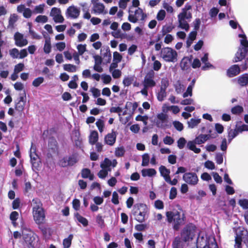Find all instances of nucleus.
<instances>
[{
    "label": "nucleus",
    "mask_w": 248,
    "mask_h": 248,
    "mask_svg": "<svg viewBox=\"0 0 248 248\" xmlns=\"http://www.w3.org/2000/svg\"><path fill=\"white\" fill-rule=\"evenodd\" d=\"M167 221L173 224V229L178 230L181 225L185 223V216L183 211L173 210L166 213Z\"/></svg>",
    "instance_id": "f257e3e1"
},
{
    "label": "nucleus",
    "mask_w": 248,
    "mask_h": 248,
    "mask_svg": "<svg viewBox=\"0 0 248 248\" xmlns=\"http://www.w3.org/2000/svg\"><path fill=\"white\" fill-rule=\"evenodd\" d=\"M32 206V215L34 221L38 224L43 223L45 220V214L43 205L38 198L33 199L31 202Z\"/></svg>",
    "instance_id": "f03ea898"
},
{
    "label": "nucleus",
    "mask_w": 248,
    "mask_h": 248,
    "mask_svg": "<svg viewBox=\"0 0 248 248\" xmlns=\"http://www.w3.org/2000/svg\"><path fill=\"white\" fill-rule=\"evenodd\" d=\"M197 239V248H218L213 236L205 237L202 232H199Z\"/></svg>",
    "instance_id": "7ed1b4c3"
},
{
    "label": "nucleus",
    "mask_w": 248,
    "mask_h": 248,
    "mask_svg": "<svg viewBox=\"0 0 248 248\" xmlns=\"http://www.w3.org/2000/svg\"><path fill=\"white\" fill-rule=\"evenodd\" d=\"M199 233L196 227L192 224L186 226L181 232V236L186 243L192 241Z\"/></svg>",
    "instance_id": "20e7f679"
},
{
    "label": "nucleus",
    "mask_w": 248,
    "mask_h": 248,
    "mask_svg": "<svg viewBox=\"0 0 248 248\" xmlns=\"http://www.w3.org/2000/svg\"><path fill=\"white\" fill-rule=\"evenodd\" d=\"M148 211V208L145 204L140 203L135 205L133 210L135 219L140 223L144 222L147 218Z\"/></svg>",
    "instance_id": "39448f33"
},
{
    "label": "nucleus",
    "mask_w": 248,
    "mask_h": 248,
    "mask_svg": "<svg viewBox=\"0 0 248 248\" xmlns=\"http://www.w3.org/2000/svg\"><path fill=\"white\" fill-rule=\"evenodd\" d=\"M117 164L116 159L110 160L108 158H105L100 164L101 170L98 173V177L101 179H105L108 174V172L111 170V167H115Z\"/></svg>",
    "instance_id": "423d86ee"
},
{
    "label": "nucleus",
    "mask_w": 248,
    "mask_h": 248,
    "mask_svg": "<svg viewBox=\"0 0 248 248\" xmlns=\"http://www.w3.org/2000/svg\"><path fill=\"white\" fill-rule=\"evenodd\" d=\"M128 20L132 23H136L138 20L143 21L146 17V15L139 7L129 8Z\"/></svg>",
    "instance_id": "0eeeda50"
},
{
    "label": "nucleus",
    "mask_w": 248,
    "mask_h": 248,
    "mask_svg": "<svg viewBox=\"0 0 248 248\" xmlns=\"http://www.w3.org/2000/svg\"><path fill=\"white\" fill-rule=\"evenodd\" d=\"M160 56L166 62H175L177 61L178 54L175 50L166 47L161 49Z\"/></svg>",
    "instance_id": "6e6552de"
},
{
    "label": "nucleus",
    "mask_w": 248,
    "mask_h": 248,
    "mask_svg": "<svg viewBox=\"0 0 248 248\" xmlns=\"http://www.w3.org/2000/svg\"><path fill=\"white\" fill-rule=\"evenodd\" d=\"M239 37L242 38L240 40L241 45L243 46V48H239L236 52L235 57V62H237L243 59L248 50V41L247 40L245 34H239Z\"/></svg>",
    "instance_id": "1a4fd4ad"
},
{
    "label": "nucleus",
    "mask_w": 248,
    "mask_h": 248,
    "mask_svg": "<svg viewBox=\"0 0 248 248\" xmlns=\"http://www.w3.org/2000/svg\"><path fill=\"white\" fill-rule=\"evenodd\" d=\"M78 161V155L74 154L63 157L59 160V164L62 167H67L73 166Z\"/></svg>",
    "instance_id": "9d476101"
},
{
    "label": "nucleus",
    "mask_w": 248,
    "mask_h": 248,
    "mask_svg": "<svg viewBox=\"0 0 248 248\" xmlns=\"http://www.w3.org/2000/svg\"><path fill=\"white\" fill-rule=\"evenodd\" d=\"M183 180L190 186H196L199 182V178L197 174L195 172H188L184 174Z\"/></svg>",
    "instance_id": "9b49d317"
},
{
    "label": "nucleus",
    "mask_w": 248,
    "mask_h": 248,
    "mask_svg": "<svg viewBox=\"0 0 248 248\" xmlns=\"http://www.w3.org/2000/svg\"><path fill=\"white\" fill-rule=\"evenodd\" d=\"M155 73L153 71H149L145 76L143 84L145 88H152L155 86L156 82L154 80Z\"/></svg>",
    "instance_id": "f8f14e48"
},
{
    "label": "nucleus",
    "mask_w": 248,
    "mask_h": 248,
    "mask_svg": "<svg viewBox=\"0 0 248 248\" xmlns=\"http://www.w3.org/2000/svg\"><path fill=\"white\" fill-rule=\"evenodd\" d=\"M92 13L95 15H105L108 14V10L106 8L105 6L102 3L97 2L92 5Z\"/></svg>",
    "instance_id": "ddd939ff"
},
{
    "label": "nucleus",
    "mask_w": 248,
    "mask_h": 248,
    "mask_svg": "<svg viewBox=\"0 0 248 248\" xmlns=\"http://www.w3.org/2000/svg\"><path fill=\"white\" fill-rule=\"evenodd\" d=\"M9 54L13 59H22L28 55V52L26 49H21L20 51L18 49L14 48L9 50Z\"/></svg>",
    "instance_id": "4468645a"
},
{
    "label": "nucleus",
    "mask_w": 248,
    "mask_h": 248,
    "mask_svg": "<svg viewBox=\"0 0 248 248\" xmlns=\"http://www.w3.org/2000/svg\"><path fill=\"white\" fill-rule=\"evenodd\" d=\"M80 9L76 6H71L69 7L66 11V16L68 18L76 19L80 15Z\"/></svg>",
    "instance_id": "2eb2a0df"
},
{
    "label": "nucleus",
    "mask_w": 248,
    "mask_h": 248,
    "mask_svg": "<svg viewBox=\"0 0 248 248\" xmlns=\"http://www.w3.org/2000/svg\"><path fill=\"white\" fill-rule=\"evenodd\" d=\"M50 16L53 17V19L56 23H62L64 18L62 15L60 9L53 7L50 13Z\"/></svg>",
    "instance_id": "dca6fc26"
},
{
    "label": "nucleus",
    "mask_w": 248,
    "mask_h": 248,
    "mask_svg": "<svg viewBox=\"0 0 248 248\" xmlns=\"http://www.w3.org/2000/svg\"><path fill=\"white\" fill-rule=\"evenodd\" d=\"M14 40L15 41V45L19 47L24 46L28 43L27 38L24 37V35L18 32L15 33Z\"/></svg>",
    "instance_id": "f3484780"
},
{
    "label": "nucleus",
    "mask_w": 248,
    "mask_h": 248,
    "mask_svg": "<svg viewBox=\"0 0 248 248\" xmlns=\"http://www.w3.org/2000/svg\"><path fill=\"white\" fill-rule=\"evenodd\" d=\"M156 117V126L161 128L164 127L167 122L168 115L164 113H160L157 115Z\"/></svg>",
    "instance_id": "a211bd4d"
},
{
    "label": "nucleus",
    "mask_w": 248,
    "mask_h": 248,
    "mask_svg": "<svg viewBox=\"0 0 248 248\" xmlns=\"http://www.w3.org/2000/svg\"><path fill=\"white\" fill-rule=\"evenodd\" d=\"M31 161L32 167L37 169L39 167V157L35 152V149L31 146L30 153Z\"/></svg>",
    "instance_id": "6ab92c4d"
},
{
    "label": "nucleus",
    "mask_w": 248,
    "mask_h": 248,
    "mask_svg": "<svg viewBox=\"0 0 248 248\" xmlns=\"http://www.w3.org/2000/svg\"><path fill=\"white\" fill-rule=\"evenodd\" d=\"M116 133L112 130L111 132L108 134L105 137V143L110 146H112L116 141Z\"/></svg>",
    "instance_id": "aec40b11"
},
{
    "label": "nucleus",
    "mask_w": 248,
    "mask_h": 248,
    "mask_svg": "<svg viewBox=\"0 0 248 248\" xmlns=\"http://www.w3.org/2000/svg\"><path fill=\"white\" fill-rule=\"evenodd\" d=\"M240 68L237 65H233L227 71V75L229 77H233L240 73Z\"/></svg>",
    "instance_id": "412c9836"
},
{
    "label": "nucleus",
    "mask_w": 248,
    "mask_h": 248,
    "mask_svg": "<svg viewBox=\"0 0 248 248\" xmlns=\"http://www.w3.org/2000/svg\"><path fill=\"white\" fill-rule=\"evenodd\" d=\"M185 243L181 236H176L172 242V246L173 248H183Z\"/></svg>",
    "instance_id": "4be33fe9"
},
{
    "label": "nucleus",
    "mask_w": 248,
    "mask_h": 248,
    "mask_svg": "<svg viewBox=\"0 0 248 248\" xmlns=\"http://www.w3.org/2000/svg\"><path fill=\"white\" fill-rule=\"evenodd\" d=\"M159 170L160 171L161 176H162L165 181H167L168 179H169L170 177V170L168 169L164 166H161L159 168Z\"/></svg>",
    "instance_id": "5701e85b"
},
{
    "label": "nucleus",
    "mask_w": 248,
    "mask_h": 248,
    "mask_svg": "<svg viewBox=\"0 0 248 248\" xmlns=\"http://www.w3.org/2000/svg\"><path fill=\"white\" fill-rule=\"evenodd\" d=\"M239 133H240V132L237 131V126H236V127L234 129H230V128L228 130V143H230L231 142L232 140L235 137H236Z\"/></svg>",
    "instance_id": "b1692460"
},
{
    "label": "nucleus",
    "mask_w": 248,
    "mask_h": 248,
    "mask_svg": "<svg viewBox=\"0 0 248 248\" xmlns=\"http://www.w3.org/2000/svg\"><path fill=\"white\" fill-rule=\"evenodd\" d=\"M187 19L178 17V21L179 23L178 27L182 29L185 30L186 31H187L189 29V25L188 23Z\"/></svg>",
    "instance_id": "393cba45"
},
{
    "label": "nucleus",
    "mask_w": 248,
    "mask_h": 248,
    "mask_svg": "<svg viewBox=\"0 0 248 248\" xmlns=\"http://www.w3.org/2000/svg\"><path fill=\"white\" fill-rule=\"evenodd\" d=\"M45 38V44L44 46V51L46 54H49L51 50V45L50 38L48 36H44Z\"/></svg>",
    "instance_id": "a878e982"
},
{
    "label": "nucleus",
    "mask_w": 248,
    "mask_h": 248,
    "mask_svg": "<svg viewBox=\"0 0 248 248\" xmlns=\"http://www.w3.org/2000/svg\"><path fill=\"white\" fill-rule=\"evenodd\" d=\"M191 63V60L188 57H184L181 60L180 67L183 70H186L189 68Z\"/></svg>",
    "instance_id": "bb28decb"
},
{
    "label": "nucleus",
    "mask_w": 248,
    "mask_h": 248,
    "mask_svg": "<svg viewBox=\"0 0 248 248\" xmlns=\"http://www.w3.org/2000/svg\"><path fill=\"white\" fill-rule=\"evenodd\" d=\"M174 88L177 93L180 94L184 92L186 86L182 81L178 80L174 84Z\"/></svg>",
    "instance_id": "cd10ccee"
},
{
    "label": "nucleus",
    "mask_w": 248,
    "mask_h": 248,
    "mask_svg": "<svg viewBox=\"0 0 248 248\" xmlns=\"http://www.w3.org/2000/svg\"><path fill=\"white\" fill-rule=\"evenodd\" d=\"M102 52V55L105 61L107 62H109L111 59V54L108 47L101 49Z\"/></svg>",
    "instance_id": "c85d7f7f"
},
{
    "label": "nucleus",
    "mask_w": 248,
    "mask_h": 248,
    "mask_svg": "<svg viewBox=\"0 0 248 248\" xmlns=\"http://www.w3.org/2000/svg\"><path fill=\"white\" fill-rule=\"evenodd\" d=\"M210 138L209 135L201 134L195 139V143L197 144H201L204 143Z\"/></svg>",
    "instance_id": "c756f323"
},
{
    "label": "nucleus",
    "mask_w": 248,
    "mask_h": 248,
    "mask_svg": "<svg viewBox=\"0 0 248 248\" xmlns=\"http://www.w3.org/2000/svg\"><path fill=\"white\" fill-rule=\"evenodd\" d=\"M238 83L241 86H246L248 85V74H245L238 78Z\"/></svg>",
    "instance_id": "7c9ffc66"
},
{
    "label": "nucleus",
    "mask_w": 248,
    "mask_h": 248,
    "mask_svg": "<svg viewBox=\"0 0 248 248\" xmlns=\"http://www.w3.org/2000/svg\"><path fill=\"white\" fill-rule=\"evenodd\" d=\"M156 173L154 169H144L141 170V174L143 177H152L155 176Z\"/></svg>",
    "instance_id": "2f4dec72"
},
{
    "label": "nucleus",
    "mask_w": 248,
    "mask_h": 248,
    "mask_svg": "<svg viewBox=\"0 0 248 248\" xmlns=\"http://www.w3.org/2000/svg\"><path fill=\"white\" fill-rule=\"evenodd\" d=\"M197 31H191L188 35L186 41V46L189 47L193 43V41L196 39Z\"/></svg>",
    "instance_id": "473e14b6"
},
{
    "label": "nucleus",
    "mask_w": 248,
    "mask_h": 248,
    "mask_svg": "<svg viewBox=\"0 0 248 248\" xmlns=\"http://www.w3.org/2000/svg\"><path fill=\"white\" fill-rule=\"evenodd\" d=\"M98 140V134L97 131H93L89 136V142L91 144H94Z\"/></svg>",
    "instance_id": "72a5a7b5"
},
{
    "label": "nucleus",
    "mask_w": 248,
    "mask_h": 248,
    "mask_svg": "<svg viewBox=\"0 0 248 248\" xmlns=\"http://www.w3.org/2000/svg\"><path fill=\"white\" fill-rule=\"evenodd\" d=\"M201 119L192 118L187 122L188 127L190 128H194L201 123Z\"/></svg>",
    "instance_id": "f704fd0d"
},
{
    "label": "nucleus",
    "mask_w": 248,
    "mask_h": 248,
    "mask_svg": "<svg viewBox=\"0 0 248 248\" xmlns=\"http://www.w3.org/2000/svg\"><path fill=\"white\" fill-rule=\"evenodd\" d=\"M196 143L195 141H189L187 144V148L193 151L195 153H199L201 152V149L199 148H197L196 146Z\"/></svg>",
    "instance_id": "c9c22d12"
},
{
    "label": "nucleus",
    "mask_w": 248,
    "mask_h": 248,
    "mask_svg": "<svg viewBox=\"0 0 248 248\" xmlns=\"http://www.w3.org/2000/svg\"><path fill=\"white\" fill-rule=\"evenodd\" d=\"M75 217L76 219L80 223H81L84 226H87L88 224V220L79 215L78 213L75 214Z\"/></svg>",
    "instance_id": "e433bc0d"
},
{
    "label": "nucleus",
    "mask_w": 248,
    "mask_h": 248,
    "mask_svg": "<svg viewBox=\"0 0 248 248\" xmlns=\"http://www.w3.org/2000/svg\"><path fill=\"white\" fill-rule=\"evenodd\" d=\"M48 148L51 149L52 152H55L57 149V141L54 138H50L48 141Z\"/></svg>",
    "instance_id": "4c0bfd02"
},
{
    "label": "nucleus",
    "mask_w": 248,
    "mask_h": 248,
    "mask_svg": "<svg viewBox=\"0 0 248 248\" xmlns=\"http://www.w3.org/2000/svg\"><path fill=\"white\" fill-rule=\"evenodd\" d=\"M167 95L166 90L160 88L157 93V98L159 101L162 102Z\"/></svg>",
    "instance_id": "58836bf2"
},
{
    "label": "nucleus",
    "mask_w": 248,
    "mask_h": 248,
    "mask_svg": "<svg viewBox=\"0 0 248 248\" xmlns=\"http://www.w3.org/2000/svg\"><path fill=\"white\" fill-rule=\"evenodd\" d=\"M46 5L44 3L35 6L32 11L34 14H43Z\"/></svg>",
    "instance_id": "ea45409f"
},
{
    "label": "nucleus",
    "mask_w": 248,
    "mask_h": 248,
    "mask_svg": "<svg viewBox=\"0 0 248 248\" xmlns=\"http://www.w3.org/2000/svg\"><path fill=\"white\" fill-rule=\"evenodd\" d=\"M111 35L118 39H123L125 37V34L122 32L120 30H115L111 32Z\"/></svg>",
    "instance_id": "a19ab883"
},
{
    "label": "nucleus",
    "mask_w": 248,
    "mask_h": 248,
    "mask_svg": "<svg viewBox=\"0 0 248 248\" xmlns=\"http://www.w3.org/2000/svg\"><path fill=\"white\" fill-rule=\"evenodd\" d=\"M81 175L83 178H89L91 180H92L93 178V175L91 174V171L88 169H84L82 171Z\"/></svg>",
    "instance_id": "79ce46f5"
},
{
    "label": "nucleus",
    "mask_w": 248,
    "mask_h": 248,
    "mask_svg": "<svg viewBox=\"0 0 248 248\" xmlns=\"http://www.w3.org/2000/svg\"><path fill=\"white\" fill-rule=\"evenodd\" d=\"M63 69L69 72H75L77 71L76 66L71 64H65L63 65Z\"/></svg>",
    "instance_id": "37998d69"
},
{
    "label": "nucleus",
    "mask_w": 248,
    "mask_h": 248,
    "mask_svg": "<svg viewBox=\"0 0 248 248\" xmlns=\"http://www.w3.org/2000/svg\"><path fill=\"white\" fill-rule=\"evenodd\" d=\"M178 17L190 20L192 18V14L190 12L182 11V12L178 15Z\"/></svg>",
    "instance_id": "c03bdc74"
},
{
    "label": "nucleus",
    "mask_w": 248,
    "mask_h": 248,
    "mask_svg": "<svg viewBox=\"0 0 248 248\" xmlns=\"http://www.w3.org/2000/svg\"><path fill=\"white\" fill-rule=\"evenodd\" d=\"M73 237L72 234H70L67 238L63 240V246L64 248H69L70 247Z\"/></svg>",
    "instance_id": "a18cd8bd"
},
{
    "label": "nucleus",
    "mask_w": 248,
    "mask_h": 248,
    "mask_svg": "<svg viewBox=\"0 0 248 248\" xmlns=\"http://www.w3.org/2000/svg\"><path fill=\"white\" fill-rule=\"evenodd\" d=\"M150 160V156L148 154L145 153L142 155V166L145 167L149 165Z\"/></svg>",
    "instance_id": "49530a36"
},
{
    "label": "nucleus",
    "mask_w": 248,
    "mask_h": 248,
    "mask_svg": "<svg viewBox=\"0 0 248 248\" xmlns=\"http://www.w3.org/2000/svg\"><path fill=\"white\" fill-rule=\"evenodd\" d=\"M125 153V150L124 147L121 146L115 149V155L117 157L123 156Z\"/></svg>",
    "instance_id": "de8ad7c7"
},
{
    "label": "nucleus",
    "mask_w": 248,
    "mask_h": 248,
    "mask_svg": "<svg viewBox=\"0 0 248 248\" xmlns=\"http://www.w3.org/2000/svg\"><path fill=\"white\" fill-rule=\"evenodd\" d=\"M48 18L44 15H39L35 18V22L37 23H45L47 22Z\"/></svg>",
    "instance_id": "09e8293b"
},
{
    "label": "nucleus",
    "mask_w": 248,
    "mask_h": 248,
    "mask_svg": "<svg viewBox=\"0 0 248 248\" xmlns=\"http://www.w3.org/2000/svg\"><path fill=\"white\" fill-rule=\"evenodd\" d=\"M86 46L87 45L86 44H79L77 46V48L78 50V54H79V55H83L86 51Z\"/></svg>",
    "instance_id": "8fccbe9b"
},
{
    "label": "nucleus",
    "mask_w": 248,
    "mask_h": 248,
    "mask_svg": "<svg viewBox=\"0 0 248 248\" xmlns=\"http://www.w3.org/2000/svg\"><path fill=\"white\" fill-rule=\"evenodd\" d=\"M243 111V108L240 106H236L232 108L231 111L234 114H239Z\"/></svg>",
    "instance_id": "3c124183"
},
{
    "label": "nucleus",
    "mask_w": 248,
    "mask_h": 248,
    "mask_svg": "<svg viewBox=\"0 0 248 248\" xmlns=\"http://www.w3.org/2000/svg\"><path fill=\"white\" fill-rule=\"evenodd\" d=\"M133 80V77H126L124 78L123 82L125 86H129L131 84Z\"/></svg>",
    "instance_id": "603ef678"
},
{
    "label": "nucleus",
    "mask_w": 248,
    "mask_h": 248,
    "mask_svg": "<svg viewBox=\"0 0 248 248\" xmlns=\"http://www.w3.org/2000/svg\"><path fill=\"white\" fill-rule=\"evenodd\" d=\"M96 125L97 127L99 132L102 133L104 131V121L101 119L98 120L96 122Z\"/></svg>",
    "instance_id": "864d4df0"
},
{
    "label": "nucleus",
    "mask_w": 248,
    "mask_h": 248,
    "mask_svg": "<svg viewBox=\"0 0 248 248\" xmlns=\"http://www.w3.org/2000/svg\"><path fill=\"white\" fill-rule=\"evenodd\" d=\"M166 12L164 10H160L156 15V19L158 21L163 20L166 16Z\"/></svg>",
    "instance_id": "5fc2aeb1"
},
{
    "label": "nucleus",
    "mask_w": 248,
    "mask_h": 248,
    "mask_svg": "<svg viewBox=\"0 0 248 248\" xmlns=\"http://www.w3.org/2000/svg\"><path fill=\"white\" fill-rule=\"evenodd\" d=\"M186 143V141L184 138H180L177 141V146L180 149L184 148Z\"/></svg>",
    "instance_id": "6e6d98bb"
},
{
    "label": "nucleus",
    "mask_w": 248,
    "mask_h": 248,
    "mask_svg": "<svg viewBox=\"0 0 248 248\" xmlns=\"http://www.w3.org/2000/svg\"><path fill=\"white\" fill-rule=\"evenodd\" d=\"M96 222L100 227L102 228L104 227V220L103 217L100 214L97 215L96 217Z\"/></svg>",
    "instance_id": "4d7b16f0"
},
{
    "label": "nucleus",
    "mask_w": 248,
    "mask_h": 248,
    "mask_svg": "<svg viewBox=\"0 0 248 248\" xmlns=\"http://www.w3.org/2000/svg\"><path fill=\"white\" fill-rule=\"evenodd\" d=\"M17 20V16L16 14H12L11 15L9 20V25L13 27L14 24L16 22Z\"/></svg>",
    "instance_id": "13d9d810"
},
{
    "label": "nucleus",
    "mask_w": 248,
    "mask_h": 248,
    "mask_svg": "<svg viewBox=\"0 0 248 248\" xmlns=\"http://www.w3.org/2000/svg\"><path fill=\"white\" fill-rule=\"evenodd\" d=\"M44 79L43 77H38L35 78L32 82V85L34 87H38L44 82Z\"/></svg>",
    "instance_id": "bf43d9fd"
},
{
    "label": "nucleus",
    "mask_w": 248,
    "mask_h": 248,
    "mask_svg": "<svg viewBox=\"0 0 248 248\" xmlns=\"http://www.w3.org/2000/svg\"><path fill=\"white\" fill-rule=\"evenodd\" d=\"M239 204L244 209H248V200L247 199H241L238 202Z\"/></svg>",
    "instance_id": "052dcab7"
},
{
    "label": "nucleus",
    "mask_w": 248,
    "mask_h": 248,
    "mask_svg": "<svg viewBox=\"0 0 248 248\" xmlns=\"http://www.w3.org/2000/svg\"><path fill=\"white\" fill-rule=\"evenodd\" d=\"M215 160L217 164H222L223 162V157L222 154L220 153H217L215 156Z\"/></svg>",
    "instance_id": "680f3d73"
},
{
    "label": "nucleus",
    "mask_w": 248,
    "mask_h": 248,
    "mask_svg": "<svg viewBox=\"0 0 248 248\" xmlns=\"http://www.w3.org/2000/svg\"><path fill=\"white\" fill-rule=\"evenodd\" d=\"M204 167L209 170H214L215 169V165L213 162L207 160L204 163Z\"/></svg>",
    "instance_id": "e2e57ef3"
},
{
    "label": "nucleus",
    "mask_w": 248,
    "mask_h": 248,
    "mask_svg": "<svg viewBox=\"0 0 248 248\" xmlns=\"http://www.w3.org/2000/svg\"><path fill=\"white\" fill-rule=\"evenodd\" d=\"M122 59V55L118 52H114L113 55V61L117 62H120Z\"/></svg>",
    "instance_id": "0e129e2a"
},
{
    "label": "nucleus",
    "mask_w": 248,
    "mask_h": 248,
    "mask_svg": "<svg viewBox=\"0 0 248 248\" xmlns=\"http://www.w3.org/2000/svg\"><path fill=\"white\" fill-rule=\"evenodd\" d=\"M90 91L94 98L98 97L101 95L100 91L95 87L91 88Z\"/></svg>",
    "instance_id": "69168bd1"
},
{
    "label": "nucleus",
    "mask_w": 248,
    "mask_h": 248,
    "mask_svg": "<svg viewBox=\"0 0 248 248\" xmlns=\"http://www.w3.org/2000/svg\"><path fill=\"white\" fill-rule=\"evenodd\" d=\"M174 141V140L171 137L168 136H166L163 139V142L166 145H171Z\"/></svg>",
    "instance_id": "338daca9"
},
{
    "label": "nucleus",
    "mask_w": 248,
    "mask_h": 248,
    "mask_svg": "<svg viewBox=\"0 0 248 248\" xmlns=\"http://www.w3.org/2000/svg\"><path fill=\"white\" fill-rule=\"evenodd\" d=\"M235 248H242L241 247V242H242V238L240 236L236 235L235 238Z\"/></svg>",
    "instance_id": "774afa93"
}]
</instances>
